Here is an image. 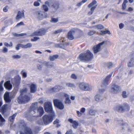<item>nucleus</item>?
<instances>
[{
  "mask_svg": "<svg viewBox=\"0 0 134 134\" xmlns=\"http://www.w3.org/2000/svg\"><path fill=\"white\" fill-rule=\"evenodd\" d=\"M121 91V87L119 86L114 84L111 85V92L114 94H117Z\"/></svg>",
  "mask_w": 134,
  "mask_h": 134,
  "instance_id": "nucleus-8",
  "label": "nucleus"
},
{
  "mask_svg": "<svg viewBox=\"0 0 134 134\" xmlns=\"http://www.w3.org/2000/svg\"><path fill=\"white\" fill-rule=\"evenodd\" d=\"M5 120L0 114V126H2L4 123Z\"/></svg>",
  "mask_w": 134,
  "mask_h": 134,
  "instance_id": "nucleus-36",
  "label": "nucleus"
},
{
  "mask_svg": "<svg viewBox=\"0 0 134 134\" xmlns=\"http://www.w3.org/2000/svg\"><path fill=\"white\" fill-rule=\"evenodd\" d=\"M68 121L70 123L71 125L73 128L75 129H76L77 128V127L79 126V124L77 121L74 120L72 119H69Z\"/></svg>",
  "mask_w": 134,
  "mask_h": 134,
  "instance_id": "nucleus-15",
  "label": "nucleus"
},
{
  "mask_svg": "<svg viewBox=\"0 0 134 134\" xmlns=\"http://www.w3.org/2000/svg\"><path fill=\"white\" fill-rule=\"evenodd\" d=\"M59 56V55L57 54L53 56H51L49 57V59L50 60L53 61L55 59H57Z\"/></svg>",
  "mask_w": 134,
  "mask_h": 134,
  "instance_id": "nucleus-30",
  "label": "nucleus"
},
{
  "mask_svg": "<svg viewBox=\"0 0 134 134\" xmlns=\"http://www.w3.org/2000/svg\"><path fill=\"white\" fill-rule=\"evenodd\" d=\"M43 122L46 125L48 124L53 120L52 116L50 114L44 115L43 117Z\"/></svg>",
  "mask_w": 134,
  "mask_h": 134,
  "instance_id": "nucleus-9",
  "label": "nucleus"
},
{
  "mask_svg": "<svg viewBox=\"0 0 134 134\" xmlns=\"http://www.w3.org/2000/svg\"><path fill=\"white\" fill-rule=\"evenodd\" d=\"M54 105L60 109H63L64 108V106L62 103L59 100L55 99L53 100Z\"/></svg>",
  "mask_w": 134,
  "mask_h": 134,
  "instance_id": "nucleus-11",
  "label": "nucleus"
},
{
  "mask_svg": "<svg viewBox=\"0 0 134 134\" xmlns=\"http://www.w3.org/2000/svg\"><path fill=\"white\" fill-rule=\"evenodd\" d=\"M97 33L99 35H103L106 34L109 35L111 34V33L109 30L101 31L100 32H97Z\"/></svg>",
  "mask_w": 134,
  "mask_h": 134,
  "instance_id": "nucleus-31",
  "label": "nucleus"
},
{
  "mask_svg": "<svg viewBox=\"0 0 134 134\" xmlns=\"http://www.w3.org/2000/svg\"><path fill=\"white\" fill-rule=\"evenodd\" d=\"M96 110L93 109H90L89 112V114L91 115H94L96 114Z\"/></svg>",
  "mask_w": 134,
  "mask_h": 134,
  "instance_id": "nucleus-41",
  "label": "nucleus"
},
{
  "mask_svg": "<svg viewBox=\"0 0 134 134\" xmlns=\"http://www.w3.org/2000/svg\"><path fill=\"white\" fill-rule=\"evenodd\" d=\"M110 43L109 41H105L94 45L92 48L94 54H96L100 52L102 50V47L103 45H106Z\"/></svg>",
  "mask_w": 134,
  "mask_h": 134,
  "instance_id": "nucleus-3",
  "label": "nucleus"
},
{
  "mask_svg": "<svg viewBox=\"0 0 134 134\" xmlns=\"http://www.w3.org/2000/svg\"><path fill=\"white\" fill-rule=\"evenodd\" d=\"M93 58V54L90 51L87 50L86 52L80 54L79 59L81 60L89 61L92 60Z\"/></svg>",
  "mask_w": 134,
  "mask_h": 134,
  "instance_id": "nucleus-1",
  "label": "nucleus"
},
{
  "mask_svg": "<svg viewBox=\"0 0 134 134\" xmlns=\"http://www.w3.org/2000/svg\"><path fill=\"white\" fill-rule=\"evenodd\" d=\"M30 91L32 93H34L36 91L37 86L36 84L32 83L30 86Z\"/></svg>",
  "mask_w": 134,
  "mask_h": 134,
  "instance_id": "nucleus-22",
  "label": "nucleus"
},
{
  "mask_svg": "<svg viewBox=\"0 0 134 134\" xmlns=\"http://www.w3.org/2000/svg\"><path fill=\"white\" fill-rule=\"evenodd\" d=\"M24 16V12L23 11H19L16 16V20H19V19L23 17Z\"/></svg>",
  "mask_w": 134,
  "mask_h": 134,
  "instance_id": "nucleus-21",
  "label": "nucleus"
},
{
  "mask_svg": "<svg viewBox=\"0 0 134 134\" xmlns=\"http://www.w3.org/2000/svg\"><path fill=\"white\" fill-rule=\"evenodd\" d=\"M43 10L46 12L48 10V7L46 5H43Z\"/></svg>",
  "mask_w": 134,
  "mask_h": 134,
  "instance_id": "nucleus-55",
  "label": "nucleus"
},
{
  "mask_svg": "<svg viewBox=\"0 0 134 134\" xmlns=\"http://www.w3.org/2000/svg\"><path fill=\"white\" fill-rule=\"evenodd\" d=\"M95 7H93L92 8H91L90 9V11H89L88 13V15H92L93 12L95 9Z\"/></svg>",
  "mask_w": 134,
  "mask_h": 134,
  "instance_id": "nucleus-38",
  "label": "nucleus"
},
{
  "mask_svg": "<svg viewBox=\"0 0 134 134\" xmlns=\"http://www.w3.org/2000/svg\"><path fill=\"white\" fill-rule=\"evenodd\" d=\"M126 4H122V9L123 10H124L126 9Z\"/></svg>",
  "mask_w": 134,
  "mask_h": 134,
  "instance_id": "nucleus-62",
  "label": "nucleus"
},
{
  "mask_svg": "<svg viewBox=\"0 0 134 134\" xmlns=\"http://www.w3.org/2000/svg\"><path fill=\"white\" fill-rule=\"evenodd\" d=\"M102 83L103 85H104L105 86H106L108 85V81L104 79L103 80Z\"/></svg>",
  "mask_w": 134,
  "mask_h": 134,
  "instance_id": "nucleus-50",
  "label": "nucleus"
},
{
  "mask_svg": "<svg viewBox=\"0 0 134 134\" xmlns=\"http://www.w3.org/2000/svg\"><path fill=\"white\" fill-rule=\"evenodd\" d=\"M60 121L58 119H56L53 122L54 124L56 125V126L57 127H59L60 125L59 124Z\"/></svg>",
  "mask_w": 134,
  "mask_h": 134,
  "instance_id": "nucleus-40",
  "label": "nucleus"
},
{
  "mask_svg": "<svg viewBox=\"0 0 134 134\" xmlns=\"http://www.w3.org/2000/svg\"><path fill=\"white\" fill-rule=\"evenodd\" d=\"M66 39L65 37H61L58 40V42L59 43H58L59 44V47L64 48L63 46H61V45H64L66 44L65 41H66Z\"/></svg>",
  "mask_w": 134,
  "mask_h": 134,
  "instance_id": "nucleus-16",
  "label": "nucleus"
},
{
  "mask_svg": "<svg viewBox=\"0 0 134 134\" xmlns=\"http://www.w3.org/2000/svg\"><path fill=\"white\" fill-rule=\"evenodd\" d=\"M46 32V30L43 28L40 29L38 31H37L33 33V35L42 36L45 35Z\"/></svg>",
  "mask_w": 134,
  "mask_h": 134,
  "instance_id": "nucleus-12",
  "label": "nucleus"
},
{
  "mask_svg": "<svg viewBox=\"0 0 134 134\" xmlns=\"http://www.w3.org/2000/svg\"><path fill=\"white\" fill-rule=\"evenodd\" d=\"M37 67L38 69L41 70L43 68V66L41 65L38 64L37 65Z\"/></svg>",
  "mask_w": 134,
  "mask_h": 134,
  "instance_id": "nucleus-56",
  "label": "nucleus"
},
{
  "mask_svg": "<svg viewBox=\"0 0 134 134\" xmlns=\"http://www.w3.org/2000/svg\"><path fill=\"white\" fill-rule=\"evenodd\" d=\"M114 109L115 110L121 112H124L129 111L130 107L128 105L125 104L123 105H119L115 107Z\"/></svg>",
  "mask_w": 134,
  "mask_h": 134,
  "instance_id": "nucleus-5",
  "label": "nucleus"
},
{
  "mask_svg": "<svg viewBox=\"0 0 134 134\" xmlns=\"http://www.w3.org/2000/svg\"><path fill=\"white\" fill-rule=\"evenodd\" d=\"M39 39L40 38L38 37H35L33 38H32L31 40L32 41H36Z\"/></svg>",
  "mask_w": 134,
  "mask_h": 134,
  "instance_id": "nucleus-51",
  "label": "nucleus"
},
{
  "mask_svg": "<svg viewBox=\"0 0 134 134\" xmlns=\"http://www.w3.org/2000/svg\"><path fill=\"white\" fill-rule=\"evenodd\" d=\"M39 113L37 112L36 110L31 109L30 111L25 115V117L27 119L30 121H33L35 117L38 116Z\"/></svg>",
  "mask_w": 134,
  "mask_h": 134,
  "instance_id": "nucleus-4",
  "label": "nucleus"
},
{
  "mask_svg": "<svg viewBox=\"0 0 134 134\" xmlns=\"http://www.w3.org/2000/svg\"><path fill=\"white\" fill-rule=\"evenodd\" d=\"M21 73L22 74V75L25 78L27 77L26 72L22 71Z\"/></svg>",
  "mask_w": 134,
  "mask_h": 134,
  "instance_id": "nucleus-58",
  "label": "nucleus"
},
{
  "mask_svg": "<svg viewBox=\"0 0 134 134\" xmlns=\"http://www.w3.org/2000/svg\"><path fill=\"white\" fill-rule=\"evenodd\" d=\"M38 102H35L32 104L31 107V109L35 110H36L38 107Z\"/></svg>",
  "mask_w": 134,
  "mask_h": 134,
  "instance_id": "nucleus-29",
  "label": "nucleus"
},
{
  "mask_svg": "<svg viewBox=\"0 0 134 134\" xmlns=\"http://www.w3.org/2000/svg\"><path fill=\"white\" fill-rule=\"evenodd\" d=\"M58 18H52L51 20V22L52 23H56L58 22Z\"/></svg>",
  "mask_w": 134,
  "mask_h": 134,
  "instance_id": "nucleus-46",
  "label": "nucleus"
},
{
  "mask_svg": "<svg viewBox=\"0 0 134 134\" xmlns=\"http://www.w3.org/2000/svg\"><path fill=\"white\" fill-rule=\"evenodd\" d=\"M63 88L62 86L59 85L56 86L54 87L51 88L49 90V92L51 93L59 91L60 90Z\"/></svg>",
  "mask_w": 134,
  "mask_h": 134,
  "instance_id": "nucleus-14",
  "label": "nucleus"
},
{
  "mask_svg": "<svg viewBox=\"0 0 134 134\" xmlns=\"http://www.w3.org/2000/svg\"><path fill=\"white\" fill-rule=\"evenodd\" d=\"M59 4L58 2H55L52 6V9L53 12H54L58 9L59 8Z\"/></svg>",
  "mask_w": 134,
  "mask_h": 134,
  "instance_id": "nucleus-24",
  "label": "nucleus"
},
{
  "mask_svg": "<svg viewBox=\"0 0 134 134\" xmlns=\"http://www.w3.org/2000/svg\"><path fill=\"white\" fill-rule=\"evenodd\" d=\"M10 106L7 104H5L1 108V112L3 114L8 110L10 109Z\"/></svg>",
  "mask_w": 134,
  "mask_h": 134,
  "instance_id": "nucleus-19",
  "label": "nucleus"
},
{
  "mask_svg": "<svg viewBox=\"0 0 134 134\" xmlns=\"http://www.w3.org/2000/svg\"><path fill=\"white\" fill-rule=\"evenodd\" d=\"M75 31L73 30H70L68 33L67 35V38L70 40H72L74 38Z\"/></svg>",
  "mask_w": 134,
  "mask_h": 134,
  "instance_id": "nucleus-13",
  "label": "nucleus"
},
{
  "mask_svg": "<svg viewBox=\"0 0 134 134\" xmlns=\"http://www.w3.org/2000/svg\"><path fill=\"white\" fill-rule=\"evenodd\" d=\"M112 75V73H111L109 75H108L104 79L108 82L110 78H111Z\"/></svg>",
  "mask_w": 134,
  "mask_h": 134,
  "instance_id": "nucleus-49",
  "label": "nucleus"
},
{
  "mask_svg": "<svg viewBox=\"0 0 134 134\" xmlns=\"http://www.w3.org/2000/svg\"><path fill=\"white\" fill-rule=\"evenodd\" d=\"M12 58L14 59H20L21 56L20 55H14L12 56Z\"/></svg>",
  "mask_w": 134,
  "mask_h": 134,
  "instance_id": "nucleus-37",
  "label": "nucleus"
},
{
  "mask_svg": "<svg viewBox=\"0 0 134 134\" xmlns=\"http://www.w3.org/2000/svg\"><path fill=\"white\" fill-rule=\"evenodd\" d=\"M26 89H23L20 91V94L17 99V101L19 103L26 102L30 100V98L26 95Z\"/></svg>",
  "mask_w": 134,
  "mask_h": 134,
  "instance_id": "nucleus-2",
  "label": "nucleus"
},
{
  "mask_svg": "<svg viewBox=\"0 0 134 134\" xmlns=\"http://www.w3.org/2000/svg\"><path fill=\"white\" fill-rule=\"evenodd\" d=\"M4 44L7 47H11L12 46V42H10V44H9L7 42H5L4 43Z\"/></svg>",
  "mask_w": 134,
  "mask_h": 134,
  "instance_id": "nucleus-53",
  "label": "nucleus"
},
{
  "mask_svg": "<svg viewBox=\"0 0 134 134\" xmlns=\"http://www.w3.org/2000/svg\"><path fill=\"white\" fill-rule=\"evenodd\" d=\"M62 96L65 98V104H70L71 103V102L69 96L68 94L65 93H63L62 94Z\"/></svg>",
  "mask_w": 134,
  "mask_h": 134,
  "instance_id": "nucleus-17",
  "label": "nucleus"
},
{
  "mask_svg": "<svg viewBox=\"0 0 134 134\" xmlns=\"http://www.w3.org/2000/svg\"><path fill=\"white\" fill-rule=\"evenodd\" d=\"M103 98L100 95L98 94L95 96V99L98 102H101L103 100Z\"/></svg>",
  "mask_w": 134,
  "mask_h": 134,
  "instance_id": "nucleus-26",
  "label": "nucleus"
},
{
  "mask_svg": "<svg viewBox=\"0 0 134 134\" xmlns=\"http://www.w3.org/2000/svg\"><path fill=\"white\" fill-rule=\"evenodd\" d=\"M36 110L37 112L39 113L38 116H42L44 113L43 108L41 107H39Z\"/></svg>",
  "mask_w": 134,
  "mask_h": 134,
  "instance_id": "nucleus-25",
  "label": "nucleus"
},
{
  "mask_svg": "<svg viewBox=\"0 0 134 134\" xmlns=\"http://www.w3.org/2000/svg\"><path fill=\"white\" fill-rule=\"evenodd\" d=\"M122 97L124 98H126L128 97V94H127L126 91H124L122 92Z\"/></svg>",
  "mask_w": 134,
  "mask_h": 134,
  "instance_id": "nucleus-44",
  "label": "nucleus"
},
{
  "mask_svg": "<svg viewBox=\"0 0 134 134\" xmlns=\"http://www.w3.org/2000/svg\"><path fill=\"white\" fill-rule=\"evenodd\" d=\"M85 111V109L84 108H82L81 109L80 112L82 113H84Z\"/></svg>",
  "mask_w": 134,
  "mask_h": 134,
  "instance_id": "nucleus-64",
  "label": "nucleus"
},
{
  "mask_svg": "<svg viewBox=\"0 0 134 134\" xmlns=\"http://www.w3.org/2000/svg\"><path fill=\"white\" fill-rule=\"evenodd\" d=\"M71 77L72 79H76L78 77L77 75L75 74H72L71 76Z\"/></svg>",
  "mask_w": 134,
  "mask_h": 134,
  "instance_id": "nucleus-48",
  "label": "nucleus"
},
{
  "mask_svg": "<svg viewBox=\"0 0 134 134\" xmlns=\"http://www.w3.org/2000/svg\"><path fill=\"white\" fill-rule=\"evenodd\" d=\"M9 96L11 99L13 98L15 96V94L14 92H12L11 93Z\"/></svg>",
  "mask_w": 134,
  "mask_h": 134,
  "instance_id": "nucleus-54",
  "label": "nucleus"
},
{
  "mask_svg": "<svg viewBox=\"0 0 134 134\" xmlns=\"http://www.w3.org/2000/svg\"><path fill=\"white\" fill-rule=\"evenodd\" d=\"M63 31V30L62 29H58L54 31L53 34H57L62 32Z\"/></svg>",
  "mask_w": 134,
  "mask_h": 134,
  "instance_id": "nucleus-45",
  "label": "nucleus"
},
{
  "mask_svg": "<svg viewBox=\"0 0 134 134\" xmlns=\"http://www.w3.org/2000/svg\"><path fill=\"white\" fill-rule=\"evenodd\" d=\"M4 86L5 88L8 90H10L12 88V85L9 81L6 82L4 83Z\"/></svg>",
  "mask_w": 134,
  "mask_h": 134,
  "instance_id": "nucleus-20",
  "label": "nucleus"
},
{
  "mask_svg": "<svg viewBox=\"0 0 134 134\" xmlns=\"http://www.w3.org/2000/svg\"><path fill=\"white\" fill-rule=\"evenodd\" d=\"M94 27L96 29L98 30H101L104 28V26L101 24H99L97 25H95Z\"/></svg>",
  "mask_w": 134,
  "mask_h": 134,
  "instance_id": "nucleus-39",
  "label": "nucleus"
},
{
  "mask_svg": "<svg viewBox=\"0 0 134 134\" xmlns=\"http://www.w3.org/2000/svg\"><path fill=\"white\" fill-rule=\"evenodd\" d=\"M79 88L82 90L90 91L92 90V87L88 84L84 82L80 83L79 85Z\"/></svg>",
  "mask_w": 134,
  "mask_h": 134,
  "instance_id": "nucleus-6",
  "label": "nucleus"
},
{
  "mask_svg": "<svg viewBox=\"0 0 134 134\" xmlns=\"http://www.w3.org/2000/svg\"><path fill=\"white\" fill-rule=\"evenodd\" d=\"M20 134H33V133L30 128L26 127L24 132H21Z\"/></svg>",
  "mask_w": 134,
  "mask_h": 134,
  "instance_id": "nucleus-23",
  "label": "nucleus"
},
{
  "mask_svg": "<svg viewBox=\"0 0 134 134\" xmlns=\"http://www.w3.org/2000/svg\"><path fill=\"white\" fill-rule=\"evenodd\" d=\"M40 4L37 2L36 1L34 2V5L35 6L37 7L39 6Z\"/></svg>",
  "mask_w": 134,
  "mask_h": 134,
  "instance_id": "nucleus-60",
  "label": "nucleus"
},
{
  "mask_svg": "<svg viewBox=\"0 0 134 134\" xmlns=\"http://www.w3.org/2000/svg\"><path fill=\"white\" fill-rule=\"evenodd\" d=\"M16 115V114H14L12 116L10 117L9 118V120L11 122H12L13 121Z\"/></svg>",
  "mask_w": 134,
  "mask_h": 134,
  "instance_id": "nucleus-42",
  "label": "nucleus"
},
{
  "mask_svg": "<svg viewBox=\"0 0 134 134\" xmlns=\"http://www.w3.org/2000/svg\"><path fill=\"white\" fill-rule=\"evenodd\" d=\"M134 66V59L132 58L131 59L130 62L128 64V67H131Z\"/></svg>",
  "mask_w": 134,
  "mask_h": 134,
  "instance_id": "nucleus-35",
  "label": "nucleus"
},
{
  "mask_svg": "<svg viewBox=\"0 0 134 134\" xmlns=\"http://www.w3.org/2000/svg\"><path fill=\"white\" fill-rule=\"evenodd\" d=\"M44 13L41 11H37L35 12V14L36 18L39 20H41L46 17L44 15Z\"/></svg>",
  "mask_w": 134,
  "mask_h": 134,
  "instance_id": "nucleus-10",
  "label": "nucleus"
},
{
  "mask_svg": "<svg viewBox=\"0 0 134 134\" xmlns=\"http://www.w3.org/2000/svg\"><path fill=\"white\" fill-rule=\"evenodd\" d=\"M43 64L48 68H51L53 66L52 63L49 62H47L46 61H44L43 62Z\"/></svg>",
  "mask_w": 134,
  "mask_h": 134,
  "instance_id": "nucleus-33",
  "label": "nucleus"
},
{
  "mask_svg": "<svg viewBox=\"0 0 134 134\" xmlns=\"http://www.w3.org/2000/svg\"><path fill=\"white\" fill-rule=\"evenodd\" d=\"M66 85L68 87L71 88L72 89L73 88H76V86L73 83H68L66 84Z\"/></svg>",
  "mask_w": 134,
  "mask_h": 134,
  "instance_id": "nucleus-34",
  "label": "nucleus"
},
{
  "mask_svg": "<svg viewBox=\"0 0 134 134\" xmlns=\"http://www.w3.org/2000/svg\"><path fill=\"white\" fill-rule=\"evenodd\" d=\"M4 99L6 102L9 103L11 101V98L9 96V93L6 92L4 96Z\"/></svg>",
  "mask_w": 134,
  "mask_h": 134,
  "instance_id": "nucleus-18",
  "label": "nucleus"
},
{
  "mask_svg": "<svg viewBox=\"0 0 134 134\" xmlns=\"http://www.w3.org/2000/svg\"><path fill=\"white\" fill-rule=\"evenodd\" d=\"M106 64L108 67L109 68H111L112 66V63L110 62L107 63Z\"/></svg>",
  "mask_w": 134,
  "mask_h": 134,
  "instance_id": "nucleus-57",
  "label": "nucleus"
},
{
  "mask_svg": "<svg viewBox=\"0 0 134 134\" xmlns=\"http://www.w3.org/2000/svg\"><path fill=\"white\" fill-rule=\"evenodd\" d=\"M21 46L22 48L24 49H26L31 47L32 46V45L31 43H28L25 45L22 44V45H21Z\"/></svg>",
  "mask_w": 134,
  "mask_h": 134,
  "instance_id": "nucleus-32",
  "label": "nucleus"
},
{
  "mask_svg": "<svg viewBox=\"0 0 134 134\" xmlns=\"http://www.w3.org/2000/svg\"><path fill=\"white\" fill-rule=\"evenodd\" d=\"M21 45H22V44H18L17 46L15 48L17 50H18L19 49V47H21Z\"/></svg>",
  "mask_w": 134,
  "mask_h": 134,
  "instance_id": "nucleus-61",
  "label": "nucleus"
},
{
  "mask_svg": "<svg viewBox=\"0 0 134 134\" xmlns=\"http://www.w3.org/2000/svg\"><path fill=\"white\" fill-rule=\"evenodd\" d=\"M4 82L3 80L2 81L0 82V93H1V92L3 91L4 88L2 87V85L3 83Z\"/></svg>",
  "mask_w": 134,
  "mask_h": 134,
  "instance_id": "nucleus-43",
  "label": "nucleus"
},
{
  "mask_svg": "<svg viewBox=\"0 0 134 134\" xmlns=\"http://www.w3.org/2000/svg\"><path fill=\"white\" fill-rule=\"evenodd\" d=\"M44 107L45 111L48 113H53L52 104L51 102H47L44 104Z\"/></svg>",
  "mask_w": 134,
  "mask_h": 134,
  "instance_id": "nucleus-7",
  "label": "nucleus"
},
{
  "mask_svg": "<svg viewBox=\"0 0 134 134\" xmlns=\"http://www.w3.org/2000/svg\"><path fill=\"white\" fill-rule=\"evenodd\" d=\"M96 32V31L94 30L88 32L87 35L89 36H91L93 35Z\"/></svg>",
  "mask_w": 134,
  "mask_h": 134,
  "instance_id": "nucleus-47",
  "label": "nucleus"
},
{
  "mask_svg": "<svg viewBox=\"0 0 134 134\" xmlns=\"http://www.w3.org/2000/svg\"><path fill=\"white\" fill-rule=\"evenodd\" d=\"M97 3V2L95 0H94L92 3L88 5V7L89 8L95 7L96 8L97 6V5L96 4Z\"/></svg>",
  "mask_w": 134,
  "mask_h": 134,
  "instance_id": "nucleus-28",
  "label": "nucleus"
},
{
  "mask_svg": "<svg viewBox=\"0 0 134 134\" xmlns=\"http://www.w3.org/2000/svg\"><path fill=\"white\" fill-rule=\"evenodd\" d=\"M24 24L23 22H21L20 23H18L15 26L16 27H18L19 26L21 25H23Z\"/></svg>",
  "mask_w": 134,
  "mask_h": 134,
  "instance_id": "nucleus-59",
  "label": "nucleus"
},
{
  "mask_svg": "<svg viewBox=\"0 0 134 134\" xmlns=\"http://www.w3.org/2000/svg\"><path fill=\"white\" fill-rule=\"evenodd\" d=\"M72 131L71 130H70L68 131L65 134H72Z\"/></svg>",
  "mask_w": 134,
  "mask_h": 134,
  "instance_id": "nucleus-63",
  "label": "nucleus"
},
{
  "mask_svg": "<svg viewBox=\"0 0 134 134\" xmlns=\"http://www.w3.org/2000/svg\"><path fill=\"white\" fill-rule=\"evenodd\" d=\"M21 78L19 76H16L14 79V82L16 86H18L20 82Z\"/></svg>",
  "mask_w": 134,
  "mask_h": 134,
  "instance_id": "nucleus-27",
  "label": "nucleus"
},
{
  "mask_svg": "<svg viewBox=\"0 0 134 134\" xmlns=\"http://www.w3.org/2000/svg\"><path fill=\"white\" fill-rule=\"evenodd\" d=\"M37 123L40 125H43V122L42 119H39L37 121Z\"/></svg>",
  "mask_w": 134,
  "mask_h": 134,
  "instance_id": "nucleus-52",
  "label": "nucleus"
}]
</instances>
